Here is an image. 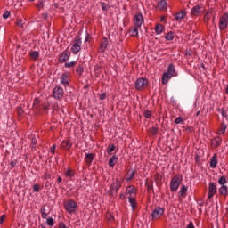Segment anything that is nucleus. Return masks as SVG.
I'll use <instances>...</instances> for the list:
<instances>
[{"label": "nucleus", "instance_id": "2f4dec72", "mask_svg": "<svg viewBox=\"0 0 228 228\" xmlns=\"http://www.w3.org/2000/svg\"><path fill=\"white\" fill-rule=\"evenodd\" d=\"M163 29H165V27L159 23L155 26V33L157 35H161V33H163Z\"/></svg>", "mask_w": 228, "mask_h": 228}, {"label": "nucleus", "instance_id": "4d7b16f0", "mask_svg": "<svg viewBox=\"0 0 228 228\" xmlns=\"http://www.w3.org/2000/svg\"><path fill=\"white\" fill-rule=\"evenodd\" d=\"M17 163H18L17 159L11 161V163H10L11 168L12 169L15 168V167H17Z\"/></svg>", "mask_w": 228, "mask_h": 228}, {"label": "nucleus", "instance_id": "0eeeda50", "mask_svg": "<svg viewBox=\"0 0 228 228\" xmlns=\"http://www.w3.org/2000/svg\"><path fill=\"white\" fill-rule=\"evenodd\" d=\"M216 191H217L216 184L213 182L209 183V184H208V200H211V199H213V197H215Z\"/></svg>", "mask_w": 228, "mask_h": 228}, {"label": "nucleus", "instance_id": "f03ea898", "mask_svg": "<svg viewBox=\"0 0 228 228\" xmlns=\"http://www.w3.org/2000/svg\"><path fill=\"white\" fill-rule=\"evenodd\" d=\"M64 209L66 213H69V215H74L76 211H77V202L74 200H68L64 202Z\"/></svg>", "mask_w": 228, "mask_h": 228}, {"label": "nucleus", "instance_id": "c03bdc74", "mask_svg": "<svg viewBox=\"0 0 228 228\" xmlns=\"http://www.w3.org/2000/svg\"><path fill=\"white\" fill-rule=\"evenodd\" d=\"M16 111L18 117H22V115H24V109H22V107H17Z\"/></svg>", "mask_w": 228, "mask_h": 228}, {"label": "nucleus", "instance_id": "39448f33", "mask_svg": "<svg viewBox=\"0 0 228 228\" xmlns=\"http://www.w3.org/2000/svg\"><path fill=\"white\" fill-rule=\"evenodd\" d=\"M65 95V91L60 86H56L53 90V96L57 101H61Z\"/></svg>", "mask_w": 228, "mask_h": 228}, {"label": "nucleus", "instance_id": "423d86ee", "mask_svg": "<svg viewBox=\"0 0 228 228\" xmlns=\"http://www.w3.org/2000/svg\"><path fill=\"white\" fill-rule=\"evenodd\" d=\"M149 85V80L145 77H139L134 83L135 90H143Z\"/></svg>", "mask_w": 228, "mask_h": 228}, {"label": "nucleus", "instance_id": "3c124183", "mask_svg": "<svg viewBox=\"0 0 228 228\" xmlns=\"http://www.w3.org/2000/svg\"><path fill=\"white\" fill-rule=\"evenodd\" d=\"M143 115H144L145 118H152V114H151V110L144 111Z\"/></svg>", "mask_w": 228, "mask_h": 228}, {"label": "nucleus", "instance_id": "72a5a7b5", "mask_svg": "<svg viewBox=\"0 0 228 228\" xmlns=\"http://www.w3.org/2000/svg\"><path fill=\"white\" fill-rule=\"evenodd\" d=\"M126 193L130 195V197H133V195L136 194V191H134V185H129L126 188Z\"/></svg>", "mask_w": 228, "mask_h": 228}, {"label": "nucleus", "instance_id": "69168bd1", "mask_svg": "<svg viewBox=\"0 0 228 228\" xmlns=\"http://www.w3.org/2000/svg\"><path fill=\"white\" fill-rule=\"evenodd\" d=\"M4 218H6V215H2L0 216V224H3V222L4 221Z\"/></svg>", "mask_w": 228, "mask_h": 228}, {"label": "nucleus", "instance_id": "e2e57ef3", "mask_svg": "<svg viewBox=\"0 0 228 228\" xmlns=\"http://www.w3.org/2000/svg\"><path fill=\"white\" fill-rule=\"evenodd\" d=\"M94 72H96V73L99 74V72H101V66L96 65V66L94 67Z\"/></svg>", "mask_w": 228, "mask_h": 228}, {"label": "nucleus", "instance_id": "7ed1b4c3", "mask_svg": "<svg viewBox=\"0 0 228 228\" xmlns=\"http://www.w3.org/2000/svg\"><path fill=\"white\" fill-rule=\"evenodd\" d=\"M183 183V175H175L170 182V190L172 192L177 191L179 190V186H181V183Z\"/></svg>", "mask_w": 228, "mask_h": 228}, {"label": "nucleus", "instance_id": "680f3d73", "mask_svg": "<svg viewBox=\"0 0 228 228\" xmlns=\"http://www.w3.org/2000/svg\"><path fill=\"white\" fill-rule=\"evenodd\" d=\"M58 228H69V227H67V225H65L63 222H60Z\"/></svg>", "mask_w": 228, "mask_h": 228}, {"label": "nucleus", "instance_id": "864d4df0", "mask_svg": "<svg viewBox=\"0 0 228 228\" xmlns=\"http://www.w3.org/2000/svg\"><path fill=\"white\" fill-rule=\"evenodd\" d=\"M183 122H184L183 117H178L175 119V124H183Z\"/></svg>", "mask_w": 228, "mask_h": 228}, {"label": "nucleus", "instance_id": "f8f14e48", "mask_svg": "<svg viewBox=\"0 0 228 228\" xmlns=\"http://www.w3.org/2000/svg\"><path fill=\"white\" fill-rule=\"evenodd\" d=\"M109 41L107 37H103L100 43V48L98 50V53H106V49H108Z\"/></svg>", "mask_w": 228, "mask_h": 228}, {"label": "nucleus", "instance_id": "2eb2a0df", "mask_svg": "<svg viewBox=\"0 0 228 228\" xmlns=\"http://www.w3.org/2000/svg\"><path fill=\"white\" fill-rule=\"evenodd\" d=\"M145 186H146L147 191L149 193H151V191H152V193H154V181H152L151 179L147 178L145 180Z\"/></svg>", "mask_w": 228, "mask_h": 228}, {"label": "nucleus", "instance_id": "a211bd4d", "mask_svg": "<svg viewBox=\"0 0 228 228\" xmlns=\"http://www.w3.org/2000/svg\"><path fill=\"white\" fill-rule=\"evenodd\" d=\"M174 77V75L171 73H168L167 71L165 72L162 76V85H167L168 83V79H172Z\"/></svg>", "mask_w": 228, "mask_h": 228}, {"label": "nucleus", "instance_id": "79ce46f5", "mask_svg": "<svg viewBox=\"0 0 228 228\" xmlns=\"http://www.w3.org/2000/svg\"><path fill=\"white\" fill-rule=\"evenodd\" d=\"M115 149H116L115 144L109 145L107 149V154H109V156L111 155V152H113Z\"/></svg>", "mask_w": 228, "mask_h": 228}, {"label": "nucleus", "instance_id": "4be33fe9", "mask_svg": "<svg viewBox=\"0 0 228 228\" xmlns=\"http://www.w3.org/2000/svg\"><path fill=\"white\" fill-rule=\"evenodd\" d=\"M211 143L216 148L220 147L222 145V137L216 136L212 140Z\"/></svg>", "mask_w": 228, "mask_h": 228}, {"label": "nucleus", "instance_id": "774afa93", "mask_svg": "<svg viewBox=\"0 0 228 228\" xmlns=\"http://www.w3.org/2000/svg\"><path fill=\"white\" fill-rule=\"evenodd\" d=\"M45 188H51V183L49 181H46L45 184Z\"/></svg>", "mask_w": 228, "mask_h": 228}, {"label": "nucleus", "instance_id": "49530a36", "mask_svg": "<svg viewBox=\"0 0 228 228\" xmlns=\"http://www.w3.org/2000/svg\"><path fill=\"white\" fill-rule=\"evenodd\" d=\"M64 67H65L66 69H70V68H72V67H76V61L66 62V63L64 64Z\"/></svg>", "mask_w": 228, "mask_h": 228}, {"label": "nucleus", "instance_id": "4c0bfd02", "mask_svg": "<svg viewBox=\"0 0 228 228\" xmlns=\"http://www.w3.org/2000/svg\"><path fill=\"white\" fill-rule=\"evenodd\" d=\"M218 184H220L221 186H225V184H227V178L225 176H221L218 179Z\"/></svg>", "mask_w": 228, "mask_h": 228}, {"label": "nucleus", "instance_id": "c85d7f7f", "mask_svg": "<svg viewBox=\"0 0 228 228\" xmlns=\"http://www.w3.org/2000/svg\"><path fill=\"white\" fill-rule=\"evenodd\" d=\"M225 131H227V125L224 124V122L221 123V126L218 129L217 134L221 135V134H224Z\"/></svg>", "mask_w": 228, "mask_h": 228}, {"label": "nucleus", "instance_id": "6ab92c4d", "mask_svg": "<svg viewBox=\"0 0 228 228\" xmlns=\"http://www.w3.org/2000/svg\"><path fill=\"white\" fill-rule=\"evenodd\" d=\"M188 187L186 185H183L178 192V197H182V199H186Z\"/></svg>", "mask_w": 228, "mask_h": 228}, {"label": "nucleus", "instance_id": "b1692460", "mask_svg": "<svg viewBox=\"0 0 228 228\" xmlns=\"http://www.w3.org/2000/svg\"><path fill=\"white\" fill-rule=\"evenodd\" d=\"M201 7L200 5H195L192 7L191 13V15H194V17H199V14L200 13Z\"/></svg>", "mask_w": 228, "mask_h": 228}, {"label": "nucleus", "instance_id": "4468645a", "mask_svg": "<svg viewBox=\"0 0 228 228\" xmlns=\"http://www.w3.org/2000/svg\"><path fill=\"white\" fill-rule=\"evenodd\" d=\"M187 12H186V9L181 11V12H178L175 14V19L176 20V22H181L183 20V19H184L187 15Z\"/></svg>", "mask_w": 228, "mask_h": 228}, {"label": "nucleus", "instance_id": "5fc2aeb1", "mask_svg": "<svg viewBox=\"0 0 228 228\" xmlns=\"http://www.w3.org/2000/svg\"><path fill=\"white\" fill-rule=\"evenodd\" d=\"M16 25L18 28H24V24L22 23V19H20L16 21Z\"/></svg>", "mask_w": 228, "mask_h": 228}, {"label": "nucleus", "instance_id": "ea45409f", "mask_svg": "<svg viewBox=\"0 0 228 228\" xmlns=\"http://www.w3.org/2000/svg\"><path fill=\"white\" fill-rule=\"evenodd\" d=\"M175 37V36L174 35V32H172V31L168 32L165 36L166 40H168V41L174 40Z\"/></svg>", "mask_w": 228, "mask_h": 228}, {"label": "nucleus", "instance_id": "a18cd8bd", "mask_svg": "<svg viewBox=\"0 0 228 228\" xmlns=\"http://www.w3.org/2000/svg\"><path fill=\"white\" fill-rule=\"evenodd\" d=\"M36 8L37 10H42V8H44V0H39L36 4Z\"/></svg>", "mask_w": 228, "mask_h": 228}, {"label": "nucleus", "instance_id": "6e6d98bb", "mask_svg": "<svg viewBox=\"0 0 228 228\" xmlns=\"http://www.w3.org/2000/svg\"><path fill=\"white\" fill-rule=\"evenodd\" d=\"M134 175H136V170H134L131 174L130 176L128 178H126V181H131L133 179V177H134Z\"/></svg>", "mask_w": 228, "mask_h": 228}, {"label": "nucleus", "instance_id": "f3484780", "mask_svg": "<svg viewBox=\"0 0 228 228\" xmlns=\"http://www.w3.org/2000/svg\"><path fill=\"white\" fill-rule=\"evenodd\" d=\"M94 159H95V154L94 153L86 154L85 161L86 165L88 166L92 165V161H94Z\"/></svg>", "mask_w": 228, "mask_h": 228}, {"label": "nucleus", "instance_id": "58836bf2", "mask_svg": "<svg viewBox=\"0 0 228 228\" xmlns=\"http://www.w3.org/2000/svg\"><path fill=\"white\" fill-rule=\"evenodd\" d=\"M167 72L169 73V74H172L174 76V74H175V66H174L173 63L169 64Z\"/></svg>", "mask_w": 228, "mask_h": 228}, {"label": "nucleus", "instance_id": "ddd939ff", "mask_svg": "<svg viewBox=\"0 0 228 228\" xmlns=\"http://www.w3.org/2000/svg\"><path fill=\"white\" fill-rule=\"evenodd\" d=\"M61 85H63V86H69V85H70L69 81H70V77L69 76V73H62L61 75Z\"/></svg>", "mask_w": 228, "mask_h": 228}, {"label": "nucleus", "instance_id": "412c9836", "mask_svg": "<svg viewBox=\"0 0 228 228\" xmlns=\"http://www.w3.org/2000/svg\"><path fill=\"white\" fill-rule=\"evenodd\" d=\"M128 202L131 205L132 209L134 211H136V208L138 206V203L136 202V199H134L133 196H129Z\"/></svg>", "mask_w": 228, "mask_h": 228}, {"label": "nucleus", "instance_id": "393cba45", "mask_svg": "<svg viewBox=\"0 0 228 228\" xmlns=\"http://www.w3.org/2000/svg\"><path fill=\"white\" fill-rule=\"evenodd\" d=\"M40 213H41V217L44 218V220H45V218H47V215H49V212H47L46 205H44L41 207Z\"/></svg>", "mask_w": 228, "mask_h": 228}, {"label": "nucleus", "instance_id": "052dcab7", "mask_svg": "<svg viewBox=\"0 0 228 228\" xmlns=\"http://www.w3.org/2000/svg\"><path fill=\"white\" fill-rule=\"evenodd\" d=\"M55 151H56V144H53V145L50 148V152H51L52 154H54Z\"/></svg>", "mask_w": 228, "mask_h": 228}, {"label": "nucleus", "instance_id": "20e7f679", "mask_svg": "<svg viewBox=\"0 0 228 228\" xmlns=\"http://www.w3.org/2000/svg\"><path fill=\"white\" fill-rule=\"evenodd\" d=\"M81 44H83V41L81 40V36H77L73 41V45H71V53L73 54H77L81 52Z\"/></svg>", "mask_w": 228, "mask_h": 228}, {"label": "nucleus", "instance_id": "f257e3e1", "mask_svg": "<svg viewBox=\"0 0 228 228\" xmlns=\"http://www.w3.org/2000/svg\"><path fill=\"white\" fill-rule=\"evenodd\" d=\"M122 188V182L118 179H116L110 187L109 195L113 197V199H117V195H118V190Z\"/></svg>", "mask_w": 228, "mask_h": 228}, {"label": "nucleus", "instance_id": "bb28decb", "mask_svg": "<svg viewBox=\"0 0 228 228\" xmlns=\"http://www.w3.org/2000/svg\"><path fill=\"white\" fill-rule=\"evenodd\" d=\"M154 179L157 186H159V184H163V182H162L163 176H161V174L156 173Z\"/></svg>", "mask_w": 228, "mask_h": 228}, {"label": "nucleus", "instance_id": "0e129e2a", "mask_svg": "<svg viewBox=\"0 0 228 228\" xmlns=\"http://www.w3.org/2000/svg\"><path fill=\"white\" fill-rule=\"evenodd\" d=\"M44 179H51V174H49L47 172L45 173Z\"/></svg>", "mask_w": 228, "mask_h": 228}, {"label": "nucleus", "instance_id": "a878e982", "mask_svg": "<svg viewBox=\"0 0 228 228\" xmlns=\"http://www.w3.org/2000/svg\"><path fill=\"white\" fill-rule=\"evenodd\" d=\"M118 161V157L117 155L110 157L109 159V167H115Z\"/></svg>", "mask_w": 228, "mask_h": 228}, {"label": "nucleus", "instance_id": "aec40b11", "mask_svg": "<svg viewBox=\"0 0 228 228\" xmlns=\"http://www.w3.org/2000/svg\"><path fill=\"white\" fill-rule=\"evenodd\" d=\"M218 165V156L215 153L210 159V168H216Z\"/></svg>", "mask_w": 228, "mask_h": 228}, {"label": "nucleus", "instance_id": "de8ad7c7", "mask_svg": "<svg viewBox=\"0 0 228 228\" xmlns=\"http://www.w3.org/2000/svg\"><path fill=\"white\" fill-rule=\"evenodd\" d=\"M46 224L49 225L50 227H53V225H54V219H53V217H49L46 220Z\"/></svg>", "mask_w": 228, "mask_h": 228}, {"label": "nucleus", "instance_id": "603ef678", "mask_svg": "<svg viewBox=\"0 0 228 228\" xmlns=\"http://www.w3.org/2000/svg\"><path fill=\"white\" fill-rule=\"evenodd\" d=\"M218 112L222 114V117H224V118H227L228 114L226 110H224V109H219Z\"/></svg>", "mask_w": 228, "mask_h": 228}, {"label": "nucleus", "instance_id": "6e6552de", "mask_svg": "<svg viewBox=\"0 0 228 228\" xmlns=\"http://www.w3.org/2000/svg\"><path fill=\"white\" fill-rule=\"evenodd\" d=\"M142 24H143V15L139 12L134 17V28H142Z\"/></svg>", "mask_w": 228, "mask_h": 228}, {"label": "nucleus", "instance_id": "9b49d317", "mask_svg": "<svg viewBox=\"0 0 228 228\" xmlns=\"http://www.w3.org/2000/svg\"><path fill=\"white\" fill-rule=\"evenodd\" d=\"M70 58V52L69 50H64L59 57V63H65V61H69Z\"/></svg>", "mask_w": 228, "mask_h": 228}, {"label": "nucleus", "instance_id": "338daca9", "mask_svg": "<svg viewBox=\"0 0 228 228\" xmlns=\"http://www.w3.org/2000/svg\"><path fill=\"white\" fill-rule=\"evenodd\" d=\"M186 228H195V225H193V222H190L189 225L186 226Z\"/></svg>", "mask_w": 228, "mask_h": 228}, {"label": "nucleus", "instance_id": "37998d69", "mask_svg": "<svg viewBox=\"0 0 228 228\" xmlns=\"http://www.w3.org/2000/svg\"><path fill=\"white\" fill-rule=\"evenodd\" d=\"M101 4H102V12H108V10H110V4H109L102 2Z\"/></svg>", "mask_w": 228, "mask_h": 228}, {"label": "nucleus", "instance_id": "7c9ffc66", "mask_svg": "<svg viewBox=\"0 0 228 228\" xmlns=\"http://www.w3.org/2000/svg\"><path fill=\"white\" fill-rule=\"evenodd\" d=\"M76 72L78 74V76H83V72H85V66L83 64L77 66Z\"/></svg>", "mask_w": 228, "mask_h": 228}, {"label": "nucleus", "instance_id": "e433bc0d", "mask_svg": "<svg viewBox=\"0 0 228 228\" xmlns=\"http://www.w3.org/2000/svg\"><path fill=\"white\" fill-rule=\"evenodd\" d=\"M138 28L139 27H134L129 29L130 37H138Z\"/></svg>", "mask_w": 228, "mask_h": 228}, {"label": "nucleus", "instance_id": "dca6fc26", "mask_svg": "<svg viewBox=\"0 0 228 228\" xmlns=\"http://www.w3.org/2000/svg\"><path fill=\"white\" fill-rule=\"evenodd\" d=\"M61 148L63 149V151H70L72 148V142L69 140L62 141L61 143Z\"/></svg>", "mask_w": 228, "mask_h": 228}, {"label": "nucleus", "instance_id": "13d9d810", "mask_svg": "<svg viewBox=\"0 0 228 228\" xmlns=\"http://www.w3.org/2000/svg\"><path fill=\"white\" fill-rule=\"evenodd\" d=\"M10 17V11H5L3 14V19H8Z\"/></svg>", "mask_w": 228, "mask_h": 228}, {"label": "nucleus", "instance_id": "cd10ccee", "mask_svg": "<svg viewBox=\"0 0 228 228\" xmlns=\"http://www.w3.org/2000/svg\"><path fill=\"white\" fill-rule=\"evenodd\" d=\"M148 133L151 136H157V134H159V128L152 126L151 128H149Z\"/></svg>", "mask_w": 228, "mask_h": 228}, {"label": "nucleus", "instance_id": "1a4fd4ad", "mask_svg": "<svg viewBox=\"0 0 228 228\" xmlns=\"http://www.w3.org/2000/svg\"><path fill=\"white\" fill-rule=\"evenodd\" d=\"M165 215V208L161 207H157L151 213V220L158 218V216H163Z\"/></svg>", "mask_w": 228, "mask_h": 228}, {"label": "nucleus", "instance_id": "c756f323", "mask_svg": "<svg viewBox=\"0 0 228 228\" xmlns=\"http://www.w3.org/2000/svg\"><path fill=\"white\" fill-rule=\"evenodd\" d=\"M40 106H41L40 105V98H35L34 102H33V109L40 111V110H42V108H40Z\"/></svg>", "mask_w": 228, "mask_h": 228}, {"label": "nucleus", "instance_id": "8fccbe9b", "mask_svg": "<svg viewBox=\"0 0 228 228\" xmlns=\"http://www.w3.org/2000/svg\"><path fill=\"white\" fill-rule=\"evenodd\" d=\"M40 108H41V110H49V103H48V102L42 103Z\"/></svg>", "mask_w": 228, "mask_h": 228}, {"label": "nucleus", "instance_id": "bf43d9fd", "mask_svg": "<svg viewBox=\"0 0 228 228\" xmlns=\"http://www.w3.org/2000/svg\"><path fill=\"white\" fill-rule=\"evenodd\" d=\"M99 99H100V101H104V99H106V93H102L99 95Z\"/></svg>", "mask_w": 228, "mask_h": 228}, {"label": "nucleus", "instance_id": "473e14b6", "mask_svg": "<svg viewBox=\"0 0 228 228\" xmlns=\"http://www.w3.org/2000/svg\"><path fill=\"white\" fill-rule=\"evenodd\" d=\"M74 175H76V172H74V170H72L70 167H68V169L65 172V176L69 177V179H71V177H74Z\"/></svg>", "mask_w": 228, "mask_h": 228}, {"label": "nucleus", "instance_id": "a19ab883", "mask_svg": "<svg viewBox=\"0 0 228 228\" xmlns=\"http://www.w3.org/2000/svg\"><path fill=\"white\" fill-rule=\"evenodd\" d=\"M211 20V12H207L205 16H204V22L205 24H208Z\"/></svg>", "mask_w": 228, "mask_h": 228}, {"label": "nucleus", "instance_id": "c9c22d12", "mask_svg": "<svg viewBox=\"0 0 228 228\" xmlns=\"http://www.w3.org/2000/svg\"><path fill=\"white\" fill-rule=\"evenodd\" d=\"M39 57H40V53L37 51L30 52V58H32V60L37 61L38 60Z\"/></svg>", "mask_w": 228, "mask_h": 228}, {"label": "nucleus", "instance_id": "09e8293b", "mask_svg": "<svg viewBox=\"0 0 228 228\" xmlns=\"http://www.w3.org/2000/svg\"><path fill=\"white\" fill-rule=\"evenodd\" d=\"M33 191L35 193H38V191H40V185L38 183L33 185Z\"/></svg>", "mask_w": 228, "mask_h": 228}, {"label": "nucleus", "instance_id": "f704fd0d", "mask_svg": "<svg viewBox=\"0 0 228 228\" xmlns=\"http://www.w3.org/2000/svg\"><path fill=\"white\" fill-rule=\"evenodd\" d=\"M37 137H32L31 138V143H30V149L32 151H35V150L37 149Z\"/></svg>", "mask_w": 228, "mask_h": 228}, {"label": "nucleus", "instance_id": "9d476101", "mask_svg": "<svg viewBox=\"0 0 228 228\" xmlns=\"http://www.w3.org/2000/svg\"><path fill=\"white\" fill-rule=\"evenodd\" d=\"M227 22H228V15L225 14L222 16L219 20V29L224 31V29H227Z\"/></svg>", "mask_w": 228, "mask_h": 228}, {"label": "nucleus", "instance_id": "5701e85b", "mask_svg": "<svg viewBox=\"0 0 228 228\" xmlns=\"http://www.w3.org/2000/svg\"><path fill=\"white\" fill-rule=\"evenodd\" d=\"M159 10H167L168 8V4H167V0H160L158 2Z\"/></svg>", "mask_w": 228, "mask_h": 228}]
</instances>
